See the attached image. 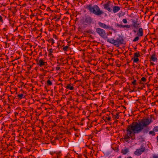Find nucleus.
Masks as SVG:
<instances>
[{
	"mask_svg": "<svg viewBox=\"0 0 158 158\" xmlns=\"http://www.w3.org/2000/svg\"><path fill=\"white\" fill-rule=\"evenodd\" d=\"M47 83L48 85H52V83L50 80H48L47 81Z\"/></svg>",
	"mask_w": 158,
	"mask_h": 158,
	"instance_id": "c85d7f7f",
	"label": "nucleus"
},
{
	"mask_svg": "<svg viewBox=\"0 0 158 158\" xmlns=\"http://www.w3.org/2000/svg\"><path fill=\"white\" fill-rule=\"evenodd\" d=\"M75 135L77 136H78V135L77 134V133L75 134Z\"/></svg>",
	"mask_w": 158,
	"mask_h": 158,
	"instance_id": "c03bdc74",
	"label": "nucleus"
},
{
	"mask_svg": "<svg viewBox=\"0 0 158 158\" xmlns=\"http://www.w3.org/2000/svg\"><path fill=\"white\" fill-rule=\"evenodd\" d=\"M85 8L87 9L91 13L98 15L100 16L104 14V12L101 10L99 7L96 5H94L92 6L91 4L87 5Z\"/></svg>",
	"mask_w": 158,
	"mask_h": 158,
	"instance_id": "f03ea898",
	"label": "nucleus"
},
{
	"mask_svg": "<svg viewBox=\"0 0 158 158\" xmlns=\"http://www.w3.org/2000/svg\"><path fill=\"white\" fill-rule=\"evenodd\" d=\"M96 32L99 36L103 39H107L108 35L107 34L105 30L101 28H98L96 29Z\"/></svg>",
	"mask_w": 158,
	"mask_h": 158,
	"instance_id": "20e7f679",
	"label": "nucleus"
},
{
	"mask_svg": "<svg viewBox=\"0 0 158 158\" xmlns=\"http://www.w3.org/2000/svg\"><path fill=\"white\" fill-rule=\"evenodd\" d=\"M151 122V121H150L149 119H142L141 120L133 122L126 128V134L123 135L124 140L128 142L131 138L135 136V134L140 132L142 130L144 133H147L148 129H143V128L149 125Z\"/></svg>",
	"mask_w": 158,
	"mask_h": 158,
	"instance_id": "f257e3e1",
	"label": "nucleus"
},
{
	"mask_svg": "<svg viewBox=\"0 0 158 158\" xmlns=\"http://www.w3.org/2000/svg\"><path fill=\"white\" fill-rule=\"evenodd\" d=\"M71 129L72 130L73 129L75 131H79L78 129L74 127H72Z\"/></svg>",
	"mask_w": 158,
	"mask_h": 158,
	"instance_id": "f704fd0d",
	"label": "nucleus"
},
{
	"mask_svg": "<svg viewBox=\"0 0 158 158\" xmlns=\"http://www.w3.org/2000/svg\"><path fill=\"white\" fill-rule=\"evenodd\" d=\"M66 88L67 89L70 90H73L74 89V87L73 86H71L70 84L68 85L66 87Z\"/></svg>",
	"mask_w": 158,
	"mask_h": 158,
	"instance_id": "f3484780",
	"label": "nucleus"
},
{
	"mask_svg": "<svg viewBox=\"0 0 158 158\" xmlns=\"http://www.w3.org/2000/svg\"><path fill=\"white\" fill-rule=\"evenodd\" d=\"M153 131H155L156 132L158 131V127H155L153 129Z\"/></svg>",
	"mask_w": 158,
	"mask_h": 158,
	"instance_id": "473e14b6",
	"label": "nucleus"
},
{
	"mask_svg": "<svg viewBox=\"0 0 158 158\" xmlns=\"http://www.w3.org/2000/svg\"><path fill=\"white\" fill-rule=\"evenodd\" d=\"M17 121V119H15L13 121V122H15V121Z\"/></svg>",
	"mask_w": 158,
	"mask_h": 158,
	"instance_id": "a18cd8bd",
	"label": "nucleus"
},
{
	"mask_svg": "<svg viewBox=\"0 0 158 158\" xmlns=\"http://www.w3.org/2000/svg\"><path fill=\"white\" fill-rule=\"evenodd\" d=\"M149 134L150 135H152V136H154L155 135V133L154 131H150Z\"/></svg>",
	"mask_w": 158,
	"mask_h": 158,
	"instance_id": "bb28decb",
	"label": "nucleus"
},
{
	"mask_svg": "<svg viewBox=\"0 0 158 158\" xmlns=\"http://www.w3.org/2000/svg\"><path fill=\"white\" fill-rule=\"evenodd\" d=\"M133 31H134V32H135V33H136V31H135V30H133Z\"/></svg>",
	"mask_w": 158,
	"mask_h": 158,
	"instance_id": "49530a36",
	"label": "nucleus"
},
{
	"mask_svg": "<svg viewBox=\"0 0 158 158\" xmlns=\"http://www.w3.org/2000/svg\"><path fill=\"white\" fill-rule=\"evenodd\" d=\"M50 153L52 154V155H53V152H50Z\"/></svg>",
	"mask_w": 158,
	"mask_h": 158,
	"instance_id": "a19ab883",
	"label": "nucleus"
},
{
	"mask_svg": "<svg viewBox=\"0 0 158 158\" xmlns=\"http://www.w3.org/2000/svg\"><path fill=\"white\" fill-rule=\"evenodd\" d=\"M143 29L142 28L140 27L138 30L137 35L139 36H142L143 35Z\"/></svg>",
	"mask_w": 158,
	"mask_h": 158,
	"instance_id": "9d476101",
	"label": "nucleus"
},
{
	"mask_svg": "<svg viewBox=\"0 0 158 158\" xmlns=\"http://www.w3.org/2000/svg\"><path fill=\"white\" fill-rule=\"evenodd\" d=\"M105 121H106L107 120L111 121V119H103Z\"/></svg>",
	"mask_w": 158,
	"mask_h": 158,
	"instance_id": "ea45409f",
	"label": "nucleus"
},
{
	"mask_svg": "<svg viewBox=\"0 0 158 158\" xmlns=\"http://www.w3.org/2000/svg\"><path fill=\"white\" fill-rule=\"evenodd\" d=\"M129 151V149L128 148H126L122 149L121 152L123 154L125 155L128 153Z\"/></svg>",
	"mask_w": 158,
	"mask_h": 158,
	"instance_id": "4468645a",
	"label": "nucleus"
},
{
	"mask_svg": "<svg viewBox=\"0 0 158 158\" xmlns=\"http://www.w3.org/2000/svg\"><path fill=\"white\" fill-rule=\"evenodd\" d=\"M132 26L133 27L135 28L138 29L139 27H140V23L137 20H132Z\"/></svg>",
	"mask_w": 158,
	"mask_h": 158,
	"instance_id": "6e6552de",
	"label": "nucleus"
},
{
	"mask_svg": "<svg viewBox=\"0 0 158 158\" xmlns=\"http://www.w3.org/2000/svg\"><path fill=\"white\" fill-rule=\"evenodd\" d=\"M54 153H56V156L57 158H59L61 156V152H59L57 153H56V152H54Z\"/></svg>",
	"mask_w": 158,
	"mask_h": 158,
	"instance_id": "5701e85b",
	"label": "nucleus"
},
{
	"mask_svg": "<svg viewBox=\"0 0 158 158\" xmlns=\"http://www.w3.org/2000/svg\"><path fill=\"white\" fill-rule=\"evenodd\" d=\"M150 60L153 62L156 60L157 58L155 54H153L152 55L150 58Z\"/></svg>",
	"mask_w": 158,
	"mask_h": 158,
	"instance_id": "2eb2a0df",
	"label": "nucleus"
},
{
	"mask_svg": "<svg viewBox=\"0 0 158 158\" xmlns=\"http://www.w3.org/2000/svg\"><path fill=\"white\" fill-rule=\"evenodd\" d=\"M106 118H108V119H109V118H110V117H106Z\"/></svg>",
	"mask_w": 158,
	"mask_h": 158,
	"instance_id": "de8ad7c7",
	"label": "nucleus"
},
{
	"mask_svg": "<svg viewBox=\"0 0 158 158\" xmlns=\"http://www.w3.org/2000/svg\"><path fill=\"white\" fill-rule=\"evenodd\" d=\"M49 41V43H51L52 45L54 43V40L53 39H50Z\"/></svg>",
	"mask_w": 158,
	"mask_h": 158,
	"instance_id": "393cba45",
	"label": "nucleus"
},
{
	"mask_svg": "<svg viewBox=\"0 0 158 158\" xmlns=\"http://www.w3.org/2000/svg\"><path fill=\"white\" fill-rule=\"evenodd\" d=\"M37 64L40 67H42L43 66H46L47 65V63L43 59H40L37 62Z\"/></svg>",
	"mask_w": 158,
	"mask_h": 158,
	"instance_id": "0eeeda50",
	"label": "nucleus"
},
{
	"mask_svg": "<svg viewBox=\"0 0 158 158\" xmlns=\"http://www.w3.org/2000/svg\"><path fill=\"white\" fill-rule=\"evenodd\" d=\"M127 1H130V2H132V0H126Z\"/></svg>",
	"mask_w": 158,
	"mask_h": 158,
	"instance_id": "37998d69",
	"label": "nucleus"
},
{
	"mask_svg": "<svg viewBox=\"0 0 158 158\" xmlns=\"http://www.w3.org/2000/svg\"><path fill=\"white\" fill-rule=\"evenodd\" d=\"M103 6L104 8L110 12L112 11V9L110 7V3H107L103 5Z\"/></svg>",
	"mask_w": 158,
	"mask_h": 158,
	"instance_id": "1a4fd4ad",
	"label": "nucleus"
},
{
	"mask_svg": "<svg viewBox=\"0 0 158 158\" xmlns=\"http://www.w3.org/2000/svg\"><path fill=\"white\" fill-rule=\"evenodd\" d=\"M85 22L87 24H90L92 22V19L89 16L85 18Z\"/></svg>",
	"mask_w": 158,
	"mask_h": 158,
	"instance_id": "9b49d317",
	"label": "nucleus"
},
{
	"mask_svg": "<svg viewBox=\"0 0 158 158\" xmlns=\"http://www.w3.org/2000/svg\"><path fill=\"white\" fill-rule=\"evenodd\" d=\"M98 24L101 27L104 29L113 30L112 26L110 25H107L106 24L102 23L101 22H98Z\"/></svg>",
	"mask_w": 158,
	"mask_h": 158,
	"instance_id": "423d86ee",
	"label": "nucleus"
},
{
	"mask_svg": "<svg viewBox=\"0 0 158 158\" xmlns=\"http://www.w3.org/2000/svg\"><path fill=\"white\" fill-rule=\"evenodd\" d=\"M94 123V122H92L91 123L93 124Z\"/></svg>",
	"mask_w": 158,
	"mask_h": 158,
	"instance_id": "8fccbe9b",
	"label": "nucleus"
},
{
	"mask_svg": "<svg viewBox=\"0 0 158 158\" xmlns=\"http://www.w3.org/2000/svg\"><path fill=\"white\" fill-rule=\"evenodd\" d=\"M97 120H95V122H96Z\"/></svg>",
	"mask_w": 158,
	"mask_h": 158,
	"instance_id": "5fc2aeb1",
	"label": "nucleus"
},
{
	"mask_svg": "<svg viewBox=\"0 0 158 158\" xmlns=\"http://www.w3.org/2000/svg\"><path fill=\"white\" fill-rule=\"evenodd\" d=\"M117 158H121V157L120 156V157H118Z\"/></svg>",
	"mask_w": 158,
	"mask_h": 158,
	"instance_id": "864d4df0",
	"label": "nucleus"
},
{
	"mask_svg": "<svg viewBox=\"0 0 158 158\" xmlns=\"http://www.w3.org/2000/svg\"><path fill=\"white\" fill-rule=\"evenodd\" d=\"M115 26L117 28L120 27V28H122L123 25L119 24L118 23H115Z\"/></svg>",
	"mask_w": 158,
	"mask_h": 158,
	"instance_id": "a211bd4d",
	"label": "nucleus"
},
{
	"mask_svg": "<svg viewBox=\"0 0 158 158\" xmlns=\"http://www.w3.org/2000/svg\"><path fill=\"white\" fill-rule=\"evenodd\" d=\"M39 123L40 125H41L42 126H43L44 124V121L42 120H39Z\"/></svg>",
	"mask_w": 158,
	"mask_h": 158,
	"instance_id": "b1692460",
	"label": "nucleus"
},
{
	"mask_svg": "<svg viewBox=\"0 0 158 158\" xmlns=\"http://www.w3.org/2000/svg\"><path fill=\"white\" fill-rule=\"evenodd\" d=\"M48 123L49 127H50V128H53L56 125L55 123L53 121H48Z\"/></svg>",
	"mask_w": 158,
	"mask_h": 158,
	"instance_id": "ddd939ff",
	"label": "nucleus"
},
{
	"mask_svg": "<svg viewBox=\"0 0 158 158\" xmlns=\"http://www.w3.org/2000/svg\"><path fill=\"white\" fill-rule=\"evenodd\" d=\"M107 41L117 47H118L120 44H123L124 40L121 37L119 36L115 40L113 38L108 39L107 40Z\"/></svg>",
	"mask_w": 158,
	"mask_h": 158,
	"instance_id": "7ed1b4c3",
	"label": "nucleus"
},
{
	"mask_svg": "<svg viewBox=\"0 0 158 158\" xmlns=\"http://www.w3.org/2000/svg\"><path fill=\"white\" fill-rule=\"evenodd\" d=\"M146 79L145 77H142V78H141V80L142 81H143L144 82H146Z\"/></svg>",
	"mask_w": 158,
	"mask_h": 158,
	"instance_id": "2f4dec72",
	"label": "nucleus"
},
{
	"mask_svg": "<svg viewBox=\"0 0 158 158\" xmlns=\"http://www.w3.org/2000/svg\"><path fill=\"white\" fill-rule=\"evenodd\" d=\"M140 55L139 53L136 52L135 53L134 55V58H138V57Z\"/></svg>",
	"mask_w": 158,
	"mask_h": 158,
	"instance_id": "4be33fe9",
	"label": "nucleus"
},
{
	"mask_svg": "<svg viewBox=\"0 0 158 158\" xmlns=\"http://www.w3.org/2000/svg\"><path fill=\"white\" fill-rule=\"evenodd\" d=\"M157 141H158V136H157Z\"/></svg>",
	"mask_w": 158,
	"mask_h": 158,
	"instance_id": "09e8293b",
	"label": "nucleus"
},
{
	"mask_svg": "<svg viewBox=\"0 0 158 158\" xmlns=\"http://www.w3.org/2000/svg\"><path fill=\"white\" fill-rule=\"evenodd\" d=\"M139 60V59L138 58H134L133 62H134L137 63Z\"/></svg>",
	"mask_w": 158,
	"mask_h": 158,
	"instance_id": "a878e982",
	"label": "nucleus"
},
{
	"mask_svg": "<svg viewBox=\"0 0 158 158\" xmlns=\"http://www.w3.org/2000/svg\"><path fill=\"white\" fill-rule=\"evenodd\" d=\"M153 158H158V156L154 155L153 156Z\"/></svg>",
	"mask_w": 158,
	"mask_h": 158,
	"instance_id": "4c0bfd02",
	"label": "nucleus"
},
{
	"mask_svg": "<svg viewBox=\"0 0 158 158\" xmlns=\"http://www.w3.org/2000/svg\"><path fill=\"white\" fill-rule=\"evenodd\" d=\"M122 21L124 23L126 24L127 23V21L126 19H124L122 20Z\"/></svg>",
	"mask_w": 158,
	"mask_h": 158,
	"instance_id": "7c9ffc66",
	"label": "nucleus"
},
{
	"mask_svg": "<svg viewBox=\"0 0 158 158\" xmlns=\"http://www.w3.org/2000/svg\"><path fill=\"white\" fill-rule=\"evenodd\" d=\"M22 123H23V122H21V124H22Z\"/></svg>",
	"mask_w": 158,
	"mask_h": 158,
	"instance_id": "6e6d98bb",
	"label": "nucleus"
},
{
	"mask_svg": "<svg viewBox=\"0 0 158 158\" xmlns=\"http://www.w3.org/2000/svg\"><path fill=\"white\" fill-rule=\"evenodd\" d=\"M139 37L138 36H137L135 37L133 40V41L135 42L137 41H138L139 40Z\"/></svg>",
	"mask_w": 158,
	"mask_h": 158,
	"instance_id": "c756f323",
	"label": "nucleus"
},
{
	"mask_svg": "<svg viewBox=\"0 0 158 158\" xmlns=\"http://www.w3.org/2000/svg\"><path fill=\"white\" fill-rule=\"evenodd\" d=\"M17 97H18L19 99H21L22 98H24L23 94H18L17 96Z\"/></svg>",
	"mask_w": 158,
	"mask_h": 158,
	"instance_id": "aec40b11",
	"label": "nucleus"
},
{
	"mask_svg": "<svg viewBox=\"0 0 158 158\" xmlns=\"http://www.w3.org/2000/svg\"><path fill=\"white\" fill-rule=\"evenodd\" d=\"M63 50L64 51H67L69 50V46L68 45L64 46L63 48Z\"/></svg>",
	"mask_w": 158,
	"mask_h": 158,
	"instance_id": "6ab92c4d",
	"label": "nucleus"
},
{
	"mask_svg": "<svg viewBox=\"0 0 158 158\" xmlns=\"http://www.w3.org/2000/svg\"><path fill=\"white\" fill-rule=\"evenodd\" d=\"M65 158H69L67 156H66L65 157Z\"/></svg>",
	"mask_w": 158,
	"mask_h": 158,
	"instance_id": "3c124183",
	"label": "nucleus"
},
{
	"mask_svg": "<svg viewBox=\"0 0 158 158\" xmlns=\"http://www.w3.org/2000/svg\"><path fill=\"white\" fill-rule=\"evenodd\" d=\"M2 22L3 20L2 19V17L1 16H0V22Z\"/></svg>",
	"mask_w": 158,
	"mask_h": 158,
	"instance_id": "58836bf2",
	"label": "nucleus"
},
{
	"mask_svg": "<svg viewBox=\"0 0 158 158\" xmlns=\"http://www.w3.org/2000/svg\"><path fill=\"white\" fill-rule=\"evenodd\" d=\"M140 147V148L137 149L135 151L134 153L135 155L139 156L144 151L145 148V147H143V145H142Z\"/></svg>",
	"mask_w": 158,
	"mask_h": 158,
	"instance_id": "39448f33",
	"label": "nucleus"
},
{
	"mask_svg": "<svg viewBox=\"0 0 158 158\" xmlns=\"http://www.w3.org/2000/svg\"><path fill=\"white\" fill-rule=\"evenodd\" d=\"M120 10V7L118 6H114L113 7L112 11L114 13H116L118 11H119Z\"/></svg>",
	"mask_w": 158,
	"mask_h": 158,
	"instance_id": "f8f14e48",
	"label": "nucleus"
},
{
	"mask_svg": "<svg viewBox=\"0 0 158 158\" xmlns=\"http://www.w3.org/2000/svg\"><path fill=\"white\" fill-rule=\"evenodd\" d=\"M136 80H134L133 81H132V84H133V85H136Z\"/></svg>",
	"mask_w": 158,
	"mask_h": 158,
	"instance_id": "72a5a7b5",
	"label": "nucleus"
},
{
	"mask_svg": "<svg viewBox=\"0 0 158 158\" xmlns=\"http://www.w3.org/2000/svg\"><path fill=\"white\" fill-rule=\"evenodd\" d=\"M69 123V121L68 120H65L64 122V125H68Z\"/></svg>",
	"mask_w": 158,
	"mask_h": 158,
	"instance_id": "cd10ccee",
	"label": "nucleus"
},
{
	"mask_svg": "<svg viewBox=\"0 0 158 158\" xmlns=\"http://www.w3.org/2000/svg\"><path fill=\"white\" fill-rule=\"evenodd\" d=\"M87 32H88L89 33H91V34H93V32H92V31L91 30H89L88 31H87Z\"/></svg>",
	"mask_w": 158,
	"mask_h": 158,
	"instance_id": "c9c22d12",
	"label": "nucleus"
},
{
	"mask_svg": "<svg viewBox=\"0 0 158 158\" xmlns=\"http://www.w3.org/2000/svg\"><path fill=\"white\" fill-rule=\"evenodd\" d=\"M127 158H132L131 157H127Z\"/></svg>",
	"mask_w": 158,
	"mask_h": 158,
	"instance_id": "603ef678",
	"label": "nucleus"
},
{
	"mask_svg": "<svg viewBox=\"0 0 158 158\" xmlns=\"http://www.w3.org/2000/svg\"><path fill=\"white\" fill-rule=\"evenodd\" d=\"M60 69V67H56V70H58Z\"/></svg>",
	"mask_w": 158,
	"mask_h": 158,
	"instance_id": "e433bc0d",
	"label": "nucleus"
},
{
	"mask_svg": "<svg viewBox=\"0 0 158 158\" xmlns=\"http://www.w3.org/2000/svg\"><path fill=\"white\" fill-rule=\"evenodd\" d=\"M3 29L5 31H6L7 30V29H6V28H4Z\"/></svg>",
	"mask_w": 158,
	"mask_h": 158,
	"instance_id": "79ce46f5",
	"label": "nucleus"
},
{
	"mask_svg": "<svg viewBox=\"0 0 158 158\" xmlns=\"http://www.w3.org/2000/svg\"><path fill=\"white\" fill-rule=\"evenodd\" d=\"M53 50L52 48H51L50 49L48 50L49 52L48 55L49 56L53 57V54H52V53H53Z\"/></svg>",
	"mask_w": 158,
	"mask_h": 158,
	"instance_id": "dca6fc26",
	"label": "nucleus"
},
{
	"mask_svg": "<svg viewBox=\"0 0 158 158\" xmlns=\"http://www.w3.org/2000/svg\"><path fill=\"white\" fill-rule=\"evenodd\" d=\"M131 26L127 24V25H123L122 26V28H129L131 27Z\"/></svg>",
	"mask_w": 158,
	"mask_h": 158,
	"instance_id": "412c9836",
	"label": "nucleus"
}]
</instances>
